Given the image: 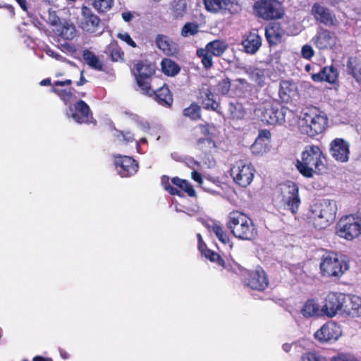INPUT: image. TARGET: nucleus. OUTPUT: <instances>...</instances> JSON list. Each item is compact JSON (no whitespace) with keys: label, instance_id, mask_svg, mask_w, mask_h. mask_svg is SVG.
<instances>
[{"label":"nucleus","instance_id":"1","mask_svg":"<svg viewBox=\"0 0 361 361\" xmlns=\"http://www.w3.org/2000/svg\"><path fill=\"white\" fill-rule=\"evenodd\" d=\"M226 226L234 237L243 240H253L258 235L252 219L238 210L229 213Z\"/></svg>","mask_w":361,"mask_h":361},{"label":"nucleus","instance_id":"2","mask_svg":"<svg viewBox=\"0 0 361 361\" xmlns=\"http://www.w3.org/2000/svg\"><path fill=\"white\" fill-rule=\"evenodd\" d=\"M348 269V261L337 253L328 251L320 257V273L324 277L340 278Z\"/></svg>","mask_w":361,"mask_h":361},{"label":"nucleus","instance_id":"3","mask_svg":"<svg viewBox=\"0 0 361 361\" xmlns=\"http://www.w3.org/2000/svg\"><path fill=\"white\" fill-rule=\"evenodd\" d=\"M157 71V66L155 62L138 60L134 63L131 73L141 92L145 90V88L149 87L161 79L156 76Z\"/></svg>","mask_w":361,"mask_h":361},{"label":"nucleus","instance_id":"4","mask_svg":"<svg viewBox=\"0 0 361 361\" xmlns=\"http://www.w3.org/2000/svg\"><path fill=\"white\" fill-rule=\"evenodd\" d=\"M252 9L256 17L266 21L281 19L284 15L283 6L278 0H257Z\"/></svg>","mask_w":361,"mask_h":361},{"label":"nucleus","instance_id":"5","mask_svg":"<svg viewBox=\"0 0 361 361\" xmlns=\"http://www.w3.org/2000/svg\"><path fill=\"white\" fill-rule=\"evenodd\" d=\"M287 112L290 111L277 101H267L263 103L261 120L269 125L282 124L286 121Z\"/></svg>","mask_w":361,"mask_h":361},{"label":"nucleus","instance_id":"6","mask_svg":"<svg viewBox=\"0 0 361 361\" xmlns=\"http://www.w3.org/2000/svg\"><path fill=\"white\" fill-rule=\"evenodd\" d=\"M336 234L343 239L353 241L361 240V227L353 214L342 216L336 224Z\"/></svg>","mask_w":361,"mask_h":361},{"label":"nucleus","instance_id":"7","mask_svg":"<svg viewBox=\"0 0 361 361\" xmlns=\"http://www.w3.org/2000/svg\"><path fill=\"white\" fill-rule=\"evenodd\" d=\"M159 82H155L141 92L142 94L154 100L159 105L170 108L173 105V97L171 91L166 83L161 79L158 80Z\"/></svg>","mask_w":361,"mask_h":361},{"label":"nucleus","instance_id":"8","mask_svg":"<svg viewBox=\"0 0 361 361\" xmlns=\"http://www.w3.org/2000/svg\"><path fill=\"white\" fill-rule=\"evenodd\" d=\"M255 168L244 160L235 161L231 168V176L237 185L245 188L249 185L255 176Z\"/></svg>","mask_w":361,"mask_h":361},{"label":"nucleus","instance_id":"9","mask_svg":"<svg viewBox=\"0 0 361 361\" xmlns=\"http://www.w3.org/2000/svg\"><path fill=\"white\" fill-rule=\"evenodd\" d=\"M346 302V295L338 292H330L325 296L321 311L328 317H334L338 314H343V305Z\"/></svg>","mask_w":361,"mask_h":361},{"label":"nucleus","instance_id":"10","mask_svg":"<svg viewBox=\"0 0 361 361\" xmlns=\"http://www.w3.org/2000/svg\"><path fill=\"white\" fill-rule=\"evenodd\" d=\"M337 205L335 201L322 200L317 207V226L325 228L329 226L336 219Z\"/></svg>","mask_w":361,"mask_h":361},{"label":"nucleus","instance_id":"11","mask_svg":"<svg viewBox=\"0 0 361 361\" xmlns=\"http://www.w3.org/2000/svg\"><path fill=\"white\" fill-rule=\"evenodd\" d=\"M114 164L118 174L122 178L134 176L139 169V163L133 157L116 154L114 155Z\"/></svg>","mask_w":361,"mask_h":361},{"label":"nucleus","instance_id":"12","mask_svg":"<svg viewBox=\"0 0 361 361\" xmlns=\"http://www.w3.org/2000/svg\"><path fill=\"white\" fill-rule=\"evenodd\" d=\"M280 190L282 200L286 202L288 209L292 214H296L300 204L298 185L292 181H288L280 185Z\"/></svg>","mask_w":361,"mask_h":361},{"label":"nucleus","instance_id":"13","mask_svg":"<svg viewBox=\"0 0 361 361\" xmlns=\"http://www.w3.org/2000/svg\"><path fill=\"white\" fill-rule=\"evenodd\" d=\"M171 183L180 190L171 185L169 183V177L166 176H162L161 184L164 190L167 191L170 195L182 197L180 190H183L186 192L189 197H193L196 196L195 190L187 180L181 179L178 177H173L171 178Z\"/></svg>","mask_w":361,"mask_h":361},{"label":"nucleus","instance_id":"14","mask_svg":"<svg viewBox=\"0 0 361 361\" xmlns=\"http://www.w3.org/2000/svg\"><path fill=\"white\" fill-rule=\"evenodd\" d=\"M315 154V146H307L302 152L301 159H297L296 161V169L305 178H312L314 176L313 166L316 168V163H314V159Z\"/></svg>","mask_w":361,"mask_h":361},{"label":"nucleus","instance_id":"15","mask_svg":"<svg viewBox=\"0 0 361 361\" xmlns=\"http://www.w3.org/2000/svg\"><path fill=\"white\" fill-rule=\"evenodd\" d=\"M81 13L80 27L83 31L89 33H102L103 28L101 19L92 12L90 8L82 6Z\"/></svg>","mask_w":361,"mask_h":361},{"label":"nucleus","instance_id":"16","mask_svg":"<svg viewBox=\"0 0 361 361\" xmlns=\"http://www.w3.org/2000/svg\"><path fill=\"white\" fill-rule=\"evenodd\" d=\"M245 283L252 290L264 291L269 286V279L264 270L257 267L255 270L247 271Z\"/></svg>","mask_w":361,"mask_h":361},{"label":"nucleus","instance_id":"17","mask_svg":"<svg viewBox=\"0 0 361 361\" xmlns=\"http://www.w3.org/2000/svg\"><path fill=\"white\" fill-rule=\"evenodd\" d=\"M302 118L299 123V128L301 133L309 137H314L316 135V130L312 125L316 123V107L306 106L301 112Z\"/></svg>","mask_w":361,"mask_h":361},{"label":"nucleus","instance_id":"18","mask_svg":"<svg viewBox=\"0 0 361 361\" xmlns=\"http://www.w3.org/2000/svg\"><path fill=\"white\" fill-rule=\"evenodd\" d=\"M330 154L341 163H346L350 158V145L343 138H336L330 144Z\"/></svg>","mask_w":361,"mask_h":361},{"label":"nucleus","instance_id":"19","mask_svg":"<svg viewBox=\"0 0 361 361\" xmlns=\"http://www.w3.org/2000/svg\"><path fill=\"white\" fill-rule=\"evenodd\" d=\"M342 335L341 326L334 322L324 324L317 331V338L322 342L335 341Z\"/></svg>","mask_w":361,"mask_h":361},{"label":"nucleus","instance_id":"20","mask_svg":"<svg viewBox=\"0 0 361 361\" xmlns=\"http://www.w3.org/2000/svg\"><path fill=\"white\" fill-rule=\"evenodd\" d=\"M157 47L166 56H176L179 53L178 44L169 36L159 34L155 39Z\"/></svg>","mask_w":361,"mask_h":361},{"label":"nucleus","instance_id":"21","mask_svg":"<svg viewBox=\"0 0 361 361\" xmlns=\"http://www.w3.org/2000/svg\"><path fill=\"white\" fill-rule=\"evenodd\" d=\"M73 119L78 123H87L92 118V113L89 105L83 100H78L73 105Z\"/></svg>","mask_w":361,"mask_h":361},{"label":"nucleus","instance_id":"22","mask_svg":"<svg viewBox=\"0 0 361 361\" xmlns=\"http://www.w3.org/2000/svg\"><path fill=\"white\" fill-rule=\"evenodd\" d=\"M343 315L351 318L361 317V297L355 295H346V302L343 305Z\"/></svg>","mask_w":361,"mask_h":361},{"label":"nucleus","instance_id":"23","mask_svg":"<svg viewBox=\"0 0 361 361\" xmlns=\"http://www.w3.org/2000/svg\"><path fill=\"white\" fill-rule=\"evenodd\" d=\"M284 30L279 23H270L265 28V37L269 46H276L282 42Z\"/></svg>","mask_w":361,"mask_h":361},{"label":"nucleus","instance_id":"24","mask_svg":"<svg viewBox=\"0 0 361 361\" xmlns=\"http://www.w3.org/2000/svg\"><path fill=\"white\" fill-rule=\"evenodd\" d=\"M200 99L201 104L204 109L216 111L220 115L222 114L220 104L214 99V95L210 89L207 88L201 91Z\"/></svg>","mask_w":361,"mask_h":361},{"label":"nucleus","instance_id":"25","mask_svg":"<svg viewBox=\"0 0 361 361\" xmlns=\"http://www.w3.org/2000/svg\"><path fill=\"white\" fill-rule=\"evenodd\" d=\"M262 44V39L256 32H250L244 36L242 45L244 51L247 54H255Z\"/></svg>","mask_w":361,"mask_h":361},{"label":"nucleus","instance_id":"26","mask_svg":"<svg viewBox=\"0 0 361 361\" xmlns=\"http://www.w3.org/2000/svg\"><path fill=\"white\" fill-rule=\"evenodd\" d=\"M279 94L283 102H290L298 94L295 84L290 81H282L280 84Z\"/></svg>","mask_w":361,"mask_h":361},{"label":"nucleus","instance_id":"27","mask_svg":"<svg viewBox=\"0 0 361 361\" xmlns=\"http://www.w3.org/2000/svg\"><path fill=\"white\" fill-rule=\"evenodd\" d=\"M317 21L326 26L337 25L338 22L336 16L324 7L317 6Z\"/></svg>","mask_w":361,"mask_h":361},{"label":"nucleus","instance_id":"28","mask_svg":"<svg viewBox=\"0 0 361 361\" xmlns=\"http://www.w3.org/2000/svg\"><path fill=\"white\" fill-rule=\"evenodd\" d=\"M228 44L221 39H215L207 43L205 49L214 56H221L228 49Z\"/></svg>","mask_w":361,"mask_h":361},{"label":"nucleus","instance_id":"29","mask_svg":"<svg viewBox=\"0 0 361 361\" xmlns=\"http://www.w3.org/2000/svg\"><path fill=\"white\" fill-rule=\"evenodd\" d=\"M161 70L165 75L174 77L180 71V67L171 59L164 58L161 62Z\"/></svg>","mask_w":361,"mask_h":361},{"label":"nucleus","instance_id":"30","mask_svg":"<svg viewBox=\"0 0 361 361\" xmlns=\"http://www.w3.org/2000/svg\"><path fill=\"white\" fill-rule=\"evenodd\" d=\"M195 147L205 155L211 154L212 150L216 148V142L212 137H200L196 142Z\"/></svg>","mask_w":361,"mask_h":361},{"label":"nucleus","instance_id":"31","mask_svg":"<svg viewBox=\"0 0 361 361\" xmlns=\"http://www.w3.org/2000/svg\"><path fill=\"white\" fill-rule=\"evenodd\" d=\"M82 58L87 64L93 69L97 71L103 70V64L98 57L89 49H85L82 52Z\"/></svg>","mask_w":361,"mask_h":361},{"label":"nucleus","instance_id":"32","mask_svg":"<svg viewBox=\"0 0 361 361\" xmlns=\"http://www.w3.org/2000/svg\"><path fill=\"white\" fill-rule=\"evenodd\" d=\"M337 78V71L332 66L324 68L322 71L317 74V79L331 84L336 82Z\"/></svg>","mask_w":361,"mask_h":361},{"label":"nucleus","instance_id":"33","mask_svg":"<svg viewBox=\"0 0 361 361\" xmlns=\"http://www.w3.org/2000/svg\"><path fill=\"white\" fill-rule=\"evenodd\" d=\"M228 111L230 118L232 119H242L245 114L243 105L238 102H230L228 104Z\"/></svg>","mask_w":361,"mask_h":361},{"label":"nucleus","instance_id":"34","mask_svg":"<svg viewBox=\"0 0 361 361\" xmlns=\"http://www.w3.org/2000/svg\"><path fill=\"white\" fill-rule=\"evenodd\" d=\"M183 115L192 121H198L201 118V107L195 102H192L188 107L183 111Z\"/></svg>","mask_w":361,"mask_h":361},{"label":"nucleus","instance_id":"35","mask_svg":"<svg viewBox=\"0 0 361 361\" xmlns=\"http://www.w3.org/2000/svg\"><path fill=\"white\" fill-rule=\"evenodd\" d=\"M207 11L217 13L228 5V0H203Z\"/></svg>","mask_w":361,"mask_h":361},{"label":"nucleus","instance_id":"36","mask_svg":"<svg viewBox=\"0 0 361 361\" xmlns=\"http://www.w3.org/2000/svg\"><path fill=\"white\" fill-rule=\"evenodd\" d=\"M59 36L66 40L73 39L76 35V29L73 24L66 23L59 29Z\"/></svg>","mask_w":361,"mask_h":361},{"label":"nucleus","instance_id":"37","mask_svg":"<svg viewBox=\"0 0 361 361\" xmlns=\"http://www.w3.org/2000/svg\"><path fill=\"white\" fill-rule=\"evenodd\" d=\"M197 56L201 59V63L206 69H209L213 66L212 55L207 49L200 48L196 51Z\"/></svg>","mask_w":361,"mask_h":361},{"label":"nucleus","instance_id":"38","mask_svg":"<svg viewBox=\"0 0 361 361\" xmlns=\"http://www.w3.org/2000/svg\"><path fill=\"white\" fill-rule=\"evenodd\" d=\"M204 256L209 259L212 262L216 263L223 269H227L228 271L231 270L230 266L226 263L225 260L217 252L212 250H207Z\"/></svg>","mask_w":361,"mask_h":361},{"label":"nucleus","instance_id":"39","mask_svg":"<svg viewBox=\"0 0 361 361\" xmlns=\"http://www.w3.org/2000/svg\"><path fill=\"white\" fill-rule=\"evenodd\" d=\"M300 312L305 318H310L316 314V301L314 299H308L303 305Z\"/></svg>","mask_w":361,"mask_h":361},{"label":"nucleus","instance_id":"40","mask_svg":"<svg viewBox=\"0 0 361 361\" xmlns=\"http://www.w3.org/2000/svg\"><path fill=\"white\" fill-rule=\"evenodd\" d=\"M114 137L116 140L122 145H127L130 142L135 141V135L130 131H123L116 130Z\"/></svg>","mask_w":361,"mask_h":361},{"label":"nucleus","instance_id":"41","mask_svg":"<svg viewBox=\"0 0 361 361\" xmlns=\"http://www.w3.org/2000/svg\"><path fill=\"white\" fill-rule=\"evenodd\" d=\"M106 53L109 54V56L113 61H118L123 60L124 52L122 51L121 47H118L117 43H111L107 47Z\"/></svg>","mask_w":361,"mask_h":361},{"label":"nucleus","instance_id":"42","mask_svg":"<svg viewBox=\"0 0 361 361\" xmlns=\"http://www.w3.org/2000/svg\"><path fill=\"white\" fill-rule=\"evenodd\" d=\"M334 43V39L329 31L321 32L317 37V47L320 49H326Z\"/></svg>","mask_w":361,"mask_h":361},{"label":"nucleus","instance_id":"43","mask_svg":"<svg viewBox=\"0 0 361 361\" xmlns=\"http://www.w3.org/2000/svg\"><path fill=\"white\" fill-rule=\"evenodd\" d=\"M51 92L55 93L67 105L73 97L72 88L59 89L53 87Z\"/></svg>","mask_w":361,"mask_h":361},{"label":"nucleus","instance_id":"44","mask_svg":"<svg viewBox=\"0 0 361 361\" xmlns=\"http://www.w3.org/2000/svg\"><path fill=\"white\" fill-rule=\"evenodd\" d=\"M114 0H92L93 7L99 12H106L113 6Z\"/></svg>","mask_w":361,"mask_h":361},{"label":"nucleus","instance_id":"45","mask_svg":"<svg viewBox=\"0 0 361 361\" xmlns=\"http://www.w3.org/2000/svg\"><path fill=\"white\" fill-rule=\"evenodd\" d=\"M199 32V26L195 23H186L181 29V35L187 37L195 35Z\"/></svg>","mask_w":361,"mask_h":361},{"label":"nucleus","instance_id":"46","mask_svg":"<svg viewBox=\"0 0 361 361\" xmlns=\"http://www.w3.org/2000/svg\"><path fill=\"white\" fill-rule=\"evenodd\" d=\"M212 231L221 243L226 244L229 241L228 235L220 225L214 224L212 226Z\"/></svg>","mask_w":361,"mask_h":361},{"label":"nucleus","instance_id":"47","mask_svg":"<svg viewBox=\"0 0 361 361\" xmlns=\"http://www.w3.org/2000/svg\"><path fill=\"white\" fill-rule=\"evenodd\" d=\"M231 82L229 78H226L219 81L217 84V90L222 95L227 94L231 90Z\"/></svg>","mask_w":361,"mask_h":361},{"label":"nucleus","instance_id":"48","mask_svg":"<svg viewBox=\"0 0 361 361\" xmlns=\"http://www.w3.org/2000/svg\"><path fill=\"white\" fill-rule=\"evenodd\" d=\"M187 10L186 4L181 1L177 2L173 6V13L176 18H181L185 13Z\"/></svg>","mask_w":361,"mask_h":361},{"label":"nucleus","instance_id":"49","mask_svg":"<svg viewBox=\"0 0 361 361\" xmlns=\"http://www.w3.org/2000/svg\"><path fill=\"white\" fill-rule=\"evenodd\" d=\"M317 126L320 133L326 130L328 126V118L324 112H319L317 114Z\"/></svg>","mask_w":361,"mask_h":361},{"label":"nucleus","instance_id":"50","mask_svg":"<svg viewBox=\"0 0 361 361\" xmlns=\"http://www.w3.org/2000/svg\"><path fill=\"white\" fill-rule=\"evenodd\" d=\"M118 38L126 42L130 47L135 48L137 47L136 43L133 40L130 35L127 32L118 33L117 35Z\"/></svg>","mask_w":361,"mask_h":361},{"label":"nucleus","instance_id":"51","mask_svg":"<svg viewBox=\"0 0 361 361\" xmlns=\"http://www.w3.org/2000/svg\"><path fill=\"white\" fill-rule=\"evenodd\" d=\"M197 128L200 129L201 134L203 135L202 137H212V133L209 130V123L199 124L197 126Z\"/></svg>","mask_w":361,"mask_h":361},{"label":"nucleus","instance_id":"52","mask_svg":"<svg viewBox=\"0 0 361 361\" xmlns=\"http://www.w3.org/2000/svg\"><path fill=\"white\" fill-rule=\"evenodd\" d=\"M302 56L305 59H310L314 55V50L309 45H304L302 48Z\"/></svg>","mask_w":361,"mask_h":361},{"label":"nucleus","instance_id":"53","mask_svg":"<svg viewBox=\"0 0 361 361\" xmlns=\"http://www.w3.org/2000/svg\"><path fill=\"white\" fill-rule=\"evenodd\" d=\"M197 240H198V250L201 252L202 255H204L206 253L207 250H209L210 249H208L207 247L206 243L203 241L202 238L200 233L197 235Z\"/></svg>","mask_w":361,"mask_h":361},{"label":"nucleus","instance_id":"54","mask_svg":"<svg viewBox=\"0 0 361 361\" xmlns=\"http://www.w3.org/2000/svg\"><path fill=\"white\" fill-rule=\"evenodd\" d=\"M301 359L302 361H316V353L307 352L302 355Z\"/></svg>","mask_w":361,"mask_h":361},{"label":"nucleus","instance_id":"55","mask_svg":"<svg viewBox=\"0 0 361 361\" xmlns=\"http://www.w3.org/2000/svg\"><path fill=\"white\" fill-rule=\"evenodd\" d=\"M71 85H72V80L71 79H66L65 80H56L53 83L54 87H59V86H65V85L70 86Z\"/></svg>","mask_w":361,"mask_h":361},{"label":"nucleus","instance_id":"56","mask_svg":"<svg viewBox=\"0 0 361 361\" xmlns=\"http://www.w3.org/2000/svg\"><path fill=\"white\" fill-rule=\"evenodd\" d=\"M271 133L269 130H267V129H263V130H259V135H258V138L259 139H266V140H269L271 138Z\"/></svg>","mask_w":361,"mask_h":361},{"label":"nucleus","instance_id":"57","mask_svg":"<svg viewBox=\"0 0 361 361\" xmlns=\"http://www.w3.org/2000/svg\"><path fill=\"white\" fill-rule=\"evenodd\" d=\"M191 177L192 178L199 184H202L203 180L202 175L197 171L194 170L191 173Z\"/></svg>","mask_w":361,"mask_h":361},{"label":"nucleus","instance_id":"58","mask_svg":"<svg viewBox=\"0 0 361 361\" xmlns=\"http://www.w3.org/2000/svg\"><path fill=\"white\" fill-rule=\"evenodd\" d=\"M256 82L259 86L264 85V77L262 71H259L255 74Z\"/></svg>","mask_w":361,"mask_h":361},{"label":"nucleus","instance_id":"59","mask_svg":"<svg viewBox=\"0 0 361 361\" xmlns=\"http://www.w3.org/2000/svg\"><path fill=\"white\" fill-rule=\"evenodd\" d=\"M133 18V15L131 12H123L122 13V18L126 22H130Z\"/></svg>","mask_w":361,"mask_h":361},{"label":"nucleus","instance_id":"60","mask_svg":"<svg viewBox=\"0 0 361 361\" xmlns=\"http://www.w3.org/2000/svg\"><path fill=\"white\" fill-rule=\"evenodd\" d=\"M147 143V140L146 137H142L139 141H136V148L137 152H140V144H146Z\"/></svg>","mask_w":361,"mask_h":361},{"label":"nucleus","instance_id":"61","mask_svg":"<svg viewBox=\"0 0 361 361\" xmlns=\"http://www.w3.org/2000/svg\"><path fill=\"white\" fill-rule=\"evenodd\" d=\"M32 361H53L50 357H44L40 355L34 357Z\"/></svg>","mask_w":361,"mask_h":361},{"label":"nucleus","instance_id":"62","mask_svg":"<svg viewBox=\"0 0 361 361\" xmlns=\"http://www.w3.org/2000/svg\"><path fill=\"white\" fill-rule=\"evenodd\" d=\"M86 82H87V80L85 79V78L83 75V72H82L79 81L77 82L76 85L78 86H81V85H83L84 84H85Z\"/></svg>","mask_w":361,"mask_h":361},{"label":"nucleus","instance_id":"63","mask_svg":"<svg viewBox=\"0 0 361 361\" xmlns=\"http://www.w3.org/2000/svg\"><path fill=\"white\" fill-rule=\"evenodd\" d=\"M18 4L20 5V6L25 11L27 9V1L26 0H16Z\"/></svg>","mask_w":361,"mask_h":361},{"label":"nucleus","instance_id":"64","mask_svg":"<svg viewBox=\"0 0 361 361\" xmlns=\"http://www.w3.org/2000/svg\"><path fill=\"white\" fill-rule=\"evenodd\" d=\"M354 77L358 82L361 83V68L354 73Z\"/></svg>","mask_w":361,"mask_h":361}]
</instances>
